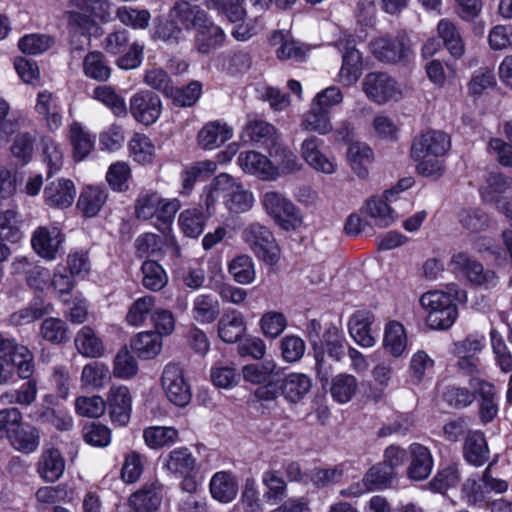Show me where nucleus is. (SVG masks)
<instances>
[{"mask_svg":"<svg viewBox=\"0 0 512 512\" xmlns=\"http://www.w3.org/2000/svg\"><path fill=\"white\" fill-rule=\"evenodd\" d=\"M222 197L226 209L235 214L249 211L255 202L252 191L227 173L216 176L205 189L203 200L208 216L214 211V206Z\"/></svg>","mask_w":512,"mask_h":512,"instance_id":"obj_1","label":"nucleus"},{"mask_svg":"<svg viewBox=\"0 0 512 512\" xmlns=\"http://www.w3.org/2000/svg\"><path fill=\"white\" fill-rule=\"evenodd\" d=\"M450 149V138L443 131L429 130L415 138L411 156L417 171L424 177H440L444 172L443 157Z\"/></svg>","mask_w":512,"mask_h":512,"instance_id":"obj_2","label":"nucleus"},{"mask_svg":"<svg viewBox=\"0 0 512 512\" xmlns=\"http://www.w3.org/2000/svg\"><path fill=\"white\" fill-rule=\"evenodd\" d=\"M452 293L457 291L449 287V291L430 290L420 297V304L426 313V324L433 330L449 329L458 317V308Z\"/></svg>","mask_w":512,"mask_h":512,"instance_id":"obj_3","label":"nucleus"},{"mask_svg":"<svg viewBox=\"0 0 512 512\" xmlns=\"http://www.w3.org/2000/svg\"><path fill=\"white\" fill-rule=\"evenodd\" d=\"M261 206L273 222L285 231H295L303 224L300 209L279 191H266L260 199Z\"/></svg>","mask_w":512,"mask_h":512,"instance_id":"obj_4","label":"nucleus"},{"mask_svg":"<svg viewBox=\"0 0 512 512\" xmlns=\"http://www.w3.org/2000/svg\"><path fill=\"white\" fill-rule=\"evenodd\" d=\"M242 239L256 257L266 264L274 265L278 262L280 249L268 227L257 222L251 223L243 229Z\"/></svg>","mask_w":512,"mask_h":512,"instance_id":"obj_5","label":"nucleus"},{"mask_svg":"<svg viewBox=\"0 0 512 512\" xmlns=\"http://www.w3.org/2000/svg\"><path fill=\"white\" fill-rule=\"evenodd\" d=\"M161 385L172 404L177 407L187 406L192 399V391L183 367L178 363H168L162 372Z\"/></svg>","mask_w":512,"mask_h":512,"instance_id":"obj_6","label":"nucleus"},{"mask_svg":"<svg viewBox=\"0 0 512 512\" xmlns=\"http://www.w3.org/2000/svg\"><path fill=\"white\" fill-rule=\"evenodd\" d=\"M0 356L9 358L15 366L17 374L22 379H30L34 373L33 353L23 344L0 332Z\"/></svg>","mask_w":512,"mask_h":512,"instance_id":"obj_7","label":"nucleus"},{"mask_svg":"<svg viewBox=\"0 0 512 512\" xmlns=\"http://www.w3.org/2000/svg\"><path fill=\"white\" fill-rule=\"evenodd\" d=\"M365 95L377 104H385L397 100L401 94L397 82L385 72H370L362 82Z\"/></svg>","mask_w":512,"mask_h":512,"instance_id":"obj_8","label":"nucleus"},{"mask_svg":"<svg viewBox=\"0 0 512 512\" xmlns=\"http://www.w3.org/2000/svg\"><path fill=\"white\" fill-rule=\"evenodd\" d=\"M336 47L342 53V65L338 73L339 81L344 86L355 84L362 74V56L355 47V41L350 35L340 37Z\"/></svg>","mask_w":512,"mask_h":512,"instance_id":"obj_9","label":"nucleus"},{"mask_svg":"<svg viewBox=\"0 0 512 512\" xmlns=\"http://www.w3.org/2000/svg\"><path fill=\"white\" fill-rule=\"evenodd\" d=\"M372 54L381 62L398 63L409 53V40L405 34L396 36L382 35L370 42Z\"/></svg>","mask_w":512,"mask_h":512,"instance_id":"obj_10","label":"nucleus"},{"mask_svg":"<svg viewBox=\"0 0 512 512\" xmlns=\"http://www.w3.org/2000/svg\"><path fill=\"white\" fill-rule=\"evenodd\" d=\"M450 267L455 272L463 273L466 278L475 285L491 288L497 284V276L492 270H485L480 262L472 259L464 252L452 255Z\"/></svg>","mask_w":512,"mask_h":512,"instance_id":"obj_11","label":"nucleus"},{"mask_svg":"<svg viewBox=\"0 0 512 512\" xmlns=\"http://www.w3.org/2000/svg\"><path fill=\"white\" fill-rule=\"evenodd\" d=\"M469 387L475 391L478 400V416L483 424L492 422L498 415L499 402L496 387L482 377H472Z\"/></svg>","mask_w":512,"mask_h":512,"instance_id":"obj_12","label":"nucleus"},{"mask_svg":"<svg viewBox=\"0 0 512 512\" xmlns=\"http://www.w3.org/2000/svg\"><path fill=\"white\" fill-rule=\"evenodd\" d=\"M65 469L66 459L62 451L53 445H45L35 463L38 477L45 483L53 484L62 478Z\"/></svg>","mask_w":512,"mask_h":512,"instance_id":"obj_13","label":"nucleus"},{"mask_svg":"<svg viewBox=\"0 0 512 512\" xmlns=\"http://www.w3.org/2000/svg\"><path fill=\"white\" fill-rule=\"evenodd\" d=\"M129 110L137 122L151 125L160 117L161 99L150 91H140L131 97Z\"/></svg>","mask_w":512,"mask_h":512,"instance_id":"obj_14","label":"nucleus"},{"mask_svg":"<svg viewBox=\"0 0 512 512\" xmlns=\"http://www.w3.org/2000/svg\"><path fill=\"white\" fill-rule=\"evenodd\" d=\"M237 163L244 173L263 181H275L280 177L277 167L268 157L257 151L241 152L237 158Z\"/></svg>","mask_w":512,"mask_h":512,"instance_id":"obj_15","label":"nucleus"},{"mask_svg":"<svg viewBox=\"0 0 512 512\" xmlns=\"http://www.w3.org/2000/svg\"><path fill=\"white\" fill-rule=\"evenodd\" d=\"M34 110L49 132H56L62 126V107L58 97L52 92L48 90L38 92Z\"/></svg>","mask_w":512,"mask_h":512,"instance_id":"obj_16","label":"nucleus"},{"mask_svg":"<svg viewBox=\"0 0 512 512\" xmlns=\"http://www.w3.org/2000/svg\"><path fill=\"white\" fill-rule=\"evenodd\" d=\"M64 236L57 227H38L32 234L31 245L42 258L54 260L60 249Z\"/></svg>","mask_w":512,"mask_h":512,"instance_id":"obj_17","label":"nucleus"},{"mask_svg":"<svg viewBox=\"0 0 512 512\" xmlns=\"http://www.w3.org/2000/svg\"><path fill=\"white\" fill-rule=\"evenodd\" d=\"M434 467L431 450L421 443H412L409 446V465L407 476L414 481H422L429 477Z\"/></svg>","mask_w":512,"mask_h":512,"instance_id":"obj_18","label":"nucleus"},{"mask_svg":"<svg viewBox=\"0 0 512 512\" xmlns=\"http://www.w3.org/2000/svg\"><path fill=\"white\" fill-rule=\"evenodd\" d=\"M107 402L112 422L118 426L126 425L132 410L129 389L126 386L111 387Z\"/></svg>","mask_w":512,"mask_h":512,"instance_id":"obj_19","label":"nucleus"},{"mask_svg":"<svg viewBox=\"0 0 512 512\" xmlns=\"http://www.w3.org/2000/svg\"><path fill=\"white\" fill-rule=\"evenodd\" d=\"M374 315L366 311H357L348 321L350 336L360 346L369 348L375 345L376 339L373 335L372 324Z\"/></svg>","mask_w":512,"mask_h":512,"instance_id":"obj_20","label":"nucleus"},{"mask_svg":"<svg viewBox=\"0 0 512 512\" xmlns=\"http://www.w3.org/2000/svg\"><path fill=\"white\" fill-rule=\"evenodd\" d=\"M40 440L39 429L23 420L7 442L17 452L28 455L38 450Z\"/></svg>","mask_w":512,"mask_h":512,"instance_id":"obj_21","label":"nucleus"},{"mask_svg":"<svg viewBox=\"0 0 512 512\" xmlns=\"http://www.w3.org/2000/svg\"><path fill=\"white\" fill-rule=\"evenodd\" d=\"M161 499V485L153 482L131 494L128 505L134 512H155L161 504Z\"/></svg>","mask_w":512,"mask_h":512,"instance_id":"obj_22","label":"nucleus"},{"mask_svg":"<svg viewBox=\"0 0 512 512\" xmlns=\"http://www.w3.org/2000/svg\"><path fill=\"white\" fill-rule=\"evenodd\" d=\"M195 48L201 54H209L222 45L225 39L223 30L209 18L196 28Z\"/></svg>","mask_w":512,"mask_h":512,"instance_id":"obj_23","label":"nucleus"},{"mask_svg":"<svg viewBox=\"0 0 512 512\" xmlns=\"http://www.w3.org/2000/svg\"><path fill=\"white\" fill-rule=\"evenodd\" d=\"M76 196V189L71 180L58 179L50 182L44 189V198L48 205L58 208L70 206Z\"/></svg>","mask_w":512,"mask_h":512,"instance_id":"obj_24","label":"nucleus"},{"mask_svg":"<svg viewBox=\"0 0 512 512\" xmlns=\"http://www.w3.org/2000/svg\"><path fill=\"white\" fill-rule=\"evenodd\" d=\"M169 16L185 29L195 30L208 18L203 9L186 1H177L170 10Z\"/></svg>","mask_w":512,"mask_h":512,"instance_id":"obj_25","label":"nucleus"},{"mask_svg":"<svg viewBox=\"0 0 512 512\" xmlns=\"http://www.w3.org/2000/svg\"><path fill=\"white\" fill-rule=\"evenodd\" d=\"M218 336L226 343H236L246 332L243 315L237 310L222 315L217 324Z\"/></svg>","mask_w":512,"mask_h":512,"instance_id":"obj_26","label":"nucleus"},{"mask_svg":"<svg viewBox=\"0 0 512 512\" xmlns=\"http://www.w3.org/2000/svg\"><path fill=\"white\" fill-rule=\"evenodd\" d=\"M511 186L512 178L500 173H492L487 177L484 186L480 190L481 198L483 202L495 204L496 208H498V205L508 200V198L503 197V194L506 193Z\"/></svg>","mask_w":512,"mask_h":512,"instance_id":"obj_27","label":"nucleus"},{"mask_svg":"<svg viewBox=\"0 0 512 512\" xmlns=\"http://www.w3.org/2000/svg\"><path fill=\"white\" fill-rule=\"evenodd\" d=\"M220 311V303L212 294H198L192 301L191 316L200 324L213 323Z\"/></svg>","mask_w":512,"mask_h":512,"instance_id":"obj_28","label":"nucleus"},{"mask_svg":"<svg viewBox=\"0 0 512 512\" xmlns=\"http://www.w3.org/2000/svg\"><path fill=\"white\" fill-rule=\"evenodd\" d=\"M312 380L303 373H290L281 383V394L290 403L300 402L311 390Z\"/></svg>","mask_w":512,"mask_h":512,"instance_id":"obj_29","label":"nucleus"},{"mask_svg":"<svg viewBox=\"0 0 512 512\" xmlns=\"http://www.w3.org/2000/svg\"><path fill=\"white\" fill-rule=\"evenodd\" d=\"M68 138L73 148V158L76 161L85 159L95 145V136L79 122L70 124Z\"/></svg>","mask_w":512,"mask_h":512,"instance_id":"obj_30","label":"nucleus"},{"mask_svg":"<svg viewBox=\"0 0 512 512\" xmlns=\"http://www.w3.org/2000/svg\"><path fill=\"white\" fill-rule=\"evenodd\" d=\"M245 133L255 144L267 149L277 147L279 135L277 129L262 120H252L245 127Z\"/></svg>","mask_w":512,"mask_h":512,"instance_id":"obj_31","label":"nucleus"},{"mask_svg":"<svg viewBox=\"0 0 512 512\" xmlns=\"http://www.w3.org/2000/svg\"><path fill=\"white\" fill-rule=\"evenodd\" d=\"M301 128L307 132L327 135L333 132L330 111L323 110L313 104L301 119Z\"/></svg>","mask_w":512,"mask_h":512,"instance_id":"obj_32","label":"nucleus"},{"mask_svg":"<svg viewBox=\"0 0 512 512\" xmlns=\"http://www.w3.org/2000/svg\"><path fill=\"white\" fill-rule=\"evenodd\" d=\"M232 129L224 123L209 122L198 133L199 145L204 149H215L231 139Z\"/></svg>","mask_w":512,"mask_h":512,"instance_id":"obj_33","label":"nucleus"},{"mask_svg":"<svg viewBox=\"0 0 512 512\" xmlns=\"http://www.w3.org/2000/svg\"><path fill=\"white\" fill-rule=\"evenodd\" d=\"M74 342L77 351L84 357L99 358L104 355V344L90 326H83L77 332Z\"/></svg>","mask_w":512,"mask_h":512,"instance_id":"obj_34","label":"nucleus"},{"mask_svg":"<svg viewBox=\"0 0 512 512\" xmlns=\"http://www.w3.org/2000/svg\"><path fill=\"white\" fill-rule=\"evenodd\" d=\"M238 484L235 477L228 472H217L210 481L212 497L222 503H229L235 499Z\"/></svg>","mask_w":512,"mask_h":512,"instance_id":"obj_35","label":"nucleus"},{"mask_svg":"<svg viewBox=\"0 0 512 512\" xmlns=\"http://www.w3.org/2000/svg\"><path fill=\"white\" fill-rule=\"evenodd\" d=\"M269 41L274 46L279 45L276 55L280 60H301L306 55L303 45L290 38L288 32L274 31Z\"/></svg>","mask_w":512,"mask_h":512,"instance_id":"obj_36","label":"nucleus"},{"mask_svg":"<svg viewBox=\"0 0 512 512\" xmlns=\"http://www.w3.org/2000/svg\"><path fill=\"white\" fill-rule=\"evenodd\" d=\"M108 198L104 188L88 186L80 194L77 207L86 217L96 216Z\"/></svg>","mask_w":512,"mask_h":512,"instance_id":"obj_37","label":"nucleus"},{"mask_svg":"<svg viewBox=\"0 0 512 512\" xmlns=\"http://www.w3.org/2000/svg\"><path fill=\"white\" fill-rule=\"evenodd\" d=\"M464 457L475 466L483 465L489 458V449L485 436L480 431L470 432L464 443Z\"/></svg>","mask_w":512,"mask_h":512,"instance_id":"obj_38","label":"nucleus"},{"mask_svg":"<svg viewBox=\"0 0 512 512\" xmlns=\"http://www.w3.org/2000/svg\"><path fill=\"white\" fill-rule=\"evenodd\" d=\"M361 211L380 228L388 227L395 221L394 211L381 197H372L367 200Z\"/></svg>","mask_w":512,"mask_h":512,"instance_id":"obj_39","label":"nucleus"},{"mask_svg":"<svg viewBox=\"0 0 512 512\" xmlns=\"http://www.w3.org/2000/svg\"><path fill=\"white\" fill-rule=\"evenodd\" d=\"M131 348L138 357L152 359L162 349V338L152 331L140 332L131 340Z\"/></svg>","mask_w":512,"mask_h":512,"instance_id":"obj_40","label":"nucleus"},{"mask_svg":"<svg viewBox=\"0 0 512 512\" xmlns=\"http://www.w3.org/2000/svg\"><path fill=\"white\" fill-rule=\"evenodd\" d=\"M196 465V459L188 448L179 447L172 450L166 457L164 468L178 475L190 474Z\"/></svg>","mask_w":512,"mask_h":512,"instance_id":"obj_41","label":"nucleus"},{"mask_svg":"<svg viewBox=\"0 0 512 512\" xmlns=\"http://www.w3.org/2000/svg\"><path fill=\"white\" fill-rule=\"evenodd\" d=\"M83 73L90 79L105 82L111 76V68L102 52L92 51L83 58Z\"/></svg>","mask_w":512,"mask_h":512,"instance_id":"obj_42","label":"nucleus"},{"mask_svg":"<svg viewBox=\"0 0 512 512\" xmlns=\"http://www.w3.org/2000/svg\"><path fill=\"white\" fill-rule=\"evenodd\" d=\"M40 335L51 344L61 345L70 340V329L64 320L49 317L41 323Z\"/></svg>","mask_w":512,"mask_h":512,"instance_id":"obj_43","label":"nucleus"},{"mask_svg":"<svg viewBox=\"0 0 512 512\" xmlns=\"http://www.w3.org/2000/svg\"><path fill=\"white\" fill-rule=\"evenodd\" d=\"M228 272L241 285L251 284L256 277L255 265L249 255L241 254L228 263Z\"/></svg>","mask_w":512,"mask_h":512,"instance_id":"obj_44","label":"nucleus"},{"mask_svg":"<svg viewBox=\"0 0 512 512\" xmlns=\"http://www.w3.org/2000/svg\"><path fill=\"white\" fill-rule=\"evenodd\" d=\"M178 436V430L168 426H151L143 431L144 442L151 449L172 445L177 441Z\"/></svg>","mask_w":512,"mask_h":512,"instance_id":"obj_45","label":"nucleus"},{"mask_svg":"<svg viewBox=\"0 0 512 512\" xmlns=\"http://www.w3.org/2000/svg\"><path fill=\"white\" fill-rule=\"evenodd\" d=\"M358 391V381L355 376L347 373L336 375L332 379L330 393L339 403L349 402Z\"/></svg>","mask_w":512,"mask_h":512,"instance_id":"obj_46","label":"nucleus"},{"mask_svg":"<svg viewBox=\"0 0 512 512\" xmlns=\"http://www.w3.org/2000/svg\"><path fill=\"white\" fill-rule=\"evenodd\" d=\"M437 31L450 54L455 58L462 57L465 48L455 24L447 19H442L438 23Z\"/></svg>","mask_w":512,"mask_h":512,"instance_id":"obj_47","label":"nucleus"},{"mask_svg":"<svg viewBox=\"0 0 512 512\" xmlns=\"http://www.w3.org/2000/svg\"><path fill=\"white\" fill-rule=\"evenodd\" d=\"M407 345V337L404 326L397 321H391L386 325L384 335V347L394 357L402 355Z\"/></svg>","mask_w":512,"mask_h":512,"instance_id":"obj_48","label":"nucleus"},{"mask_svg":"<svg viewBox=\"0 0 512 512\" xmlns=\"http://www.w3.org/2000/svg\"><path fill=\"white\" fill-rule=\"evenodd\" d=\"M201 94L202 84L194 80L181 88L173 86L167 98H170L175 106L191 107L199 100Z\"/></svg>","mask_w":512,"mask_h":512,"instance_id":"obj_49","label":"nucleus"},{"mask_svg":"<svg viewBox=\"0 0 512 512\" xmlns=\"http://www.w3.org/2000/svg\"><path fill=\"white\" fill-rule=\"evenodd\" d=\"M206 223V217L196 209H186L179 216V225L182 232L191 238H197L202 234Z\"/></svg>","mask_w":512,"mask_h":512,"instance_id":"obj_50","label":"nucleus"},{"mask_svg":"<svg viewBox=\"0 0 512 512\" xmlns=\"http://www.w3.org/2000/svg\"><path fill=\"white\" fill-rule=\"evenodd\" d=\"M93 97L107 106L118 117L127 115V106L123 97L118 95L110 86H98L93 91Z\"/></svg>","mask_w":512,"mask_h":512,"instance_id":"obj_51","label":"nucleus"},{"mask_svg":"<svg viewBox=\"0 0 512 512\" xmlns=\"http://www.w3.org/2000/svg\"><path fill=\"white\" fill-rule=\"evenodd\" d=\"M109 379L110 370L104 363L91 362L86 364L82 369L81 381L84 386L102 388Z\"/></svg>","mask_w":512,"mask_h":512,"instance_id":"obj_52","label":"nucleus"},{"mask_svg":"<svg viewBox=\"0 0 512 512\" xmlns=\"http://www.w3.org/2000/svg\"><path fill=\"white\" fill-rule=\"evenodd\" d=\"M50 310V304L45 305L42 301L36 300L28 307L11 314L9 320L15 326L26 325L48 314Z\"/></svg>","mask_w":512,"mask_h":512,"instance_id":"obj_53","label":"nucleus"},{"mask_svg":"<svg viewBox=\"0 0 512 512\" xmlns=\"http://www.w3.org/2000/svg\"><path fill=\"white\" fill-rule=\"evenodd\" d=\"M117 19L125 26L134 29H145L149 26L151 14L148 10H138L128 6H121L116 10Z\"/></svg>","mask_w":512,"mask_h":512,"instance_id":"obj_54","label":"nucleus"},{"mask_svg":"<svg viewBox=\"0 0 512 512\" xmlns=\"http://www.w3.org/2000/svg\"><path fill=\"white\" fill-rule=\"evenodd\" d=\"M142 273V283L149 290L159 291L167 283L164 269L155 261H145L142 265Z\"/></svg>","mask_w":512,"mask_h":512,"instance_id":"obj_55","label":"nucleus"},{"mask_svg":"<svg viewBox=\"0 0 512 512\" xmlns=\"http://www.w3.org/2000/svg\"><path fill=\"white\" fill-rule=\"evenodd\" d=\"M460 481V474L457 465L449 464L438 470L429 487L435 492H444L455 487Z\"/></svg>","mask_w":512,"mask_h":512,"instance_id":"obj_56","label":"nucleus"},{"mask_svg":"<svg viewBox=\"0 0 512 512\" xmlns=\"http://www.w3.org/2000/svg\"><path fill=\"white\" fill-rule=\"evenodd\" d=\"M155 298L150 295H146L136 299L126 315V321L132 326H140L144 323L148 315L151 314L154 308Z\"/></svg>","mask_w":512,"mask_h":512,"instance_id":"obj_57","label":"nucleus"},{"mask_svg":"<svg viewBox=\"0 0 512 512\" xmlns=\"http://www.w3.org/2000/svg\"><path fill=\"white\" fill-rule=\"evenodd\" d=\"M217 169V163L213 160L199 161L188 167L182 173V185L185 192H189L196 180L201 176H209Z\"/></svg>","mask_w":512,"mask_h":512,"instance_id":"obj_58","label":"nucleus"},{"mask_svg":"<svg viewBox=\"0 0 512 512\" xmlns=\"http://www.w3.org/2000/svg\"><path fill=\"white\" fill-rule=\"evenodd\" d=\"M54 45V39L45 34H29L23 36L19 42V49L29 55L41 54Z\"/></svg>","mask_w":512,"mask_h":512,"instance_id":"obj_59","label":"nucleus"},{"mask_svg":"<svg viewBox=\"0 0 512 512\" xmlns=\"http://www.w3.org/2000/svg\"><path fill=\"white\" fill-rule=\"evenodd\" d=\"M394 477L395 472L392 471L389 466L384 465L383 463L374 465L364 475L366 483L368 484L371 491L388 487Z\"/></svg>","mask_w":512,"mask_h":512,"instance_id":"obj_60","label":"nucleus"},{"mask_svg":"<svg viewBox=\"0 0 512 512\" xmlns=\"http://www.w3.org/2000/svg\"><path fill=\"white\" fill-rule=\"evenodd\" d=\"M262 483L267 488V491L264 493V498L267 501L275 503L285 497L287 485L278 471H266L263 474Z\"/></svg>","mask_w":512,"mask_h":512,"instance_id":"obj_61","label":"nucleus"},{"mask_svg":"<svg viewBox=\"0 0 512 512\" xmlns=\"http://www.w3.org/2000/svg\"><path fill=\"white\" fill-rule=\"evenodd\" d=\"M276 364L267 361L260 364L246 365L242 369L243 377L246 381L254 384H264L271 378H274Z\"/></svg>","mask_w":512,"mask_h":512,"instance_id":"obj_62","label":"nucleus"},{"mask_svg":"<svg viewBox=\"0 0 512 512\" xmlns=\"http://www.w3.org/2000/svg\"><path fill=\"white\" fill-rule=\"evenodd\" d=\"M129 151L135 161L149 162L154 155V145L145 134L136 133L129 141Z\"/></svg>","mask_w":512,"mask_h":512,"instance_id":"obj_63","label":"nucleus"},{"mask_svg":"<svg viewBox=\"0 0 512 512\" xmlns=\"http://www.w3.org/2000/svg\"><path fill=\"white\" fill-rule=\"evenodd\" d=\"M138 372V364L126 347L119 350L114 359L113 374L116 378L129 379Z\"/></svg>","mask_w":512,"mask_h":512,"instance_id":"obj_64","label":"nucleus"}]
</instances>
